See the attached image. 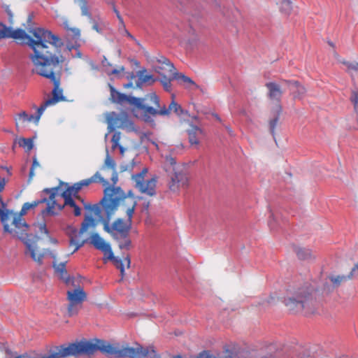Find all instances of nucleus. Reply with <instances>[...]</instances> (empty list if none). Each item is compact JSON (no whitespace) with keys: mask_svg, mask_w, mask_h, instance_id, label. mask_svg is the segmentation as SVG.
Returning a JSON list of instances; mask_svg holds the SVG:
<instances>
[{"mask_svg":"<svg viewBox=\"0 0 358 358\" xmlns=\"http://www.w3.org/2000/svg\"><path fill=\"white\" fill-rule=\"evenodd\" d=\"M110 92V99L113 102L122 104L125 102L136 106V108L142 111V119L148 123L154 122L153 117L156 115L169 116L171 111H173L177 115L183 113V110L180 105L174 101V95H172V101L169 107L166 106L160 107L159 98L155 93L148 94L144 99L136 98L127 96L116 90L115 87L109 85Z\"/></svg>","mask_w":358,"mask_h":358,"instance_id":"nucleus-5","label":"nucleus"},{"mask_svg":"<svg viewBox=\"0 0 358 358\" xmlns=\"http://www.w3.org/2000/svg\"><path fill=\"white\" fill-rule=\"evenodd\" d=\"M121 139V133L120 131H115L113 135L112 141V149L115 150L120 145V141Z\"/></svg>","mask_w":358,"mask_h":358,"instance_id":"nucleus-36","label":"nucleus"},{"mask_svg":"<svg viewBox=\"0 0 358 358\" xmlns=\"http://www.w3.org/2000/svg\"><path fill=\"white\" fill-rule=\"evenodd\" d=\"M90 243L97 250L107 255V259L114 258L110 245L106 243L98 234L94 233L90 238Z\"/></svg>","mask_w":358,"mask_h":358,"instance_id":"nucleus-15","label":"nucleus"},{"mask_svg":"<svg viewBox=\"0 0 358 358\" xmlns=\"http://www.w3.org/2000/svg\"><path fill=\"white\" fill-rule=\"evenodd\" d=\"M48 194L49 195L48 198L44 197L32 202L24 203L19 213H13L8 209L0 208V217L4 231L10 234L13 237L20 239L27 248L25 252L28 253L31 258L38 264H42L43 259L47 251L39 250L37 243L40 238L36 235L27 233L29 225L22 217L29 210L36 208L41 203H45L46 208L52 206L50 202V194Z\"/></svg>","mask_w":358,"mask_h":358,"instance_id":"nucleus-4","label":"nucleus"},{"mask_svg":"<svg viewBox=\"0 0 358 358\" xmlns=\"http://www.w3.org/2000/svg\"><path fill=\"white\" fill-rule=\"evenodd\" d=\"M107 122L109 131H114L115 128L122 129L128 132L136 131L134 122L125 113H110L107 117Z\"/></svg>","mask_w":358,"mask_h":358,"instance_id":"nucleus-12","label":"nucleus"},{"mask_svg":"<svg viewBox=\"0 0 358 358\" xmlns=\"http://www.w3.org/2000/svg\"><path fill=\"white\" fill-rule=\"evenodd\" d=\"M189 142L191 145H199V136L202 135L203 130L192 124H189V128L187 130Z\"/></svg>","mask_w":358,"mask_h":358,"instance_id":"nucleus-20","label":"nucleus"},{"mask_svg":"<svg viewBox=\"0 0 358 358\" xmlns=\"http://www.w3.org/2000/svg\"><path fill=\"white\" fill-rule=\"evenodd\" d=\"M77 57H80V58L82 57V54H81V52H80V51H78V52H77Z\"/></svg>","mask_w":358,"mask_h":358,"instance_id":"nucleus-55","label":"nucleus"},{"mask_svg":"<svg viewBox=\"0 0 358 358\" xmlns=\"http://www.w3.org/2000/svg\"><path fill=\"white\" fill-rule=\"evenodd\" d=\"M149 206H150V202H149V201H148V202L145 204V208L146 209H148V207H149Z\"/></svg>","mask_w":358,"mask_h":358,"instance_id":"nucleus-53","label":"nucleus"},{"mask_svg":"<svg viewBox=\"0 0 358 358\" xmlns=\"http://www.w3.org/2000/svg\"><path fill=\"white\" fill-rule=\"evenodd\" d=\"M92 29L94 30H95L96 32L98 33H101V29L99 28V25L97 23H94L92 26Z\"/></svg>","mask_w":358,"mask_h":358,"instance_id":"nucleus-45","label":"nucleus"},{"mask_svg":"<svg viewBox=\"0 0 358 358\" xmlns=\"http://www.w3.org/2000/svg\"><path fill=\"white\" fill-rule=\"evenodd\" d=\"M60 39H52L36 54H31L29 58L34 65L32 73L49 79L54 85L52 96L41 105V111L45 110L49 106L55 105L65 100L63 90L60 87L61 70L64 62L59 45Z\"/></svg>","mask_w":358,"mask_h":358,"instance_id":"nucleus-3","label":"nucleus"},{"mask_svg":"<svg viewBox=\"0 0 358 358\" xmlns=\"http://www.w3.org/2000/svg\"><path fill=\"white\" fill-rule=\"evenodd\" d=\"M278 3L282 12L288 14L292 10V3L289 0H280Z\"/></svg>","mask_w":358,"mask_h":358,"instance_id":"nucleus-30","label":"nucleus"},{"mask_svg":"<svg viewBox=\"0 0 358 358\" xmlns=\"http://www.w3.org/2000/svg\"><path fill=\"white\" fill-rule=\"evenodd\" d=\"M282 82L286 84L289 91L294 94V98L303 95L306 89L298 81L283 80Z\"/></svg>","mask_w":358,"mask_h":358,"instance_id":"nucleus-19","label":"nucleus"},{"mask_svg":"<svg viewBox=\"0 0 358 358\" xmlns=\"http://www.w3.org/2000/svg\"><path fill=\"white\" fill-rule=\"evenodd\" d=\"M226 129H227V131L229 132V134L231 135L232 132H233L231 129L229 127H227Z\"/></svg>","mask_w":358,"mask_h":358,"instance_id":"nucleus-52","label":"nucleus"},{"mask_svg":"<svg viewBox=\"0 0 358 358\" xmlns=\"http://www.w3.org/2000/svg\"><path fill=\"white\" fill-rule=\"evenodd\" d=\"M109 259L113 260L114 262L115 266L118 269H120L122 275H123L124 273V264H127V268H129V266H130L131 261H130V258L128 256L124 257L123 260L119 259L117 257H115V256H114V258Z\"/></svg>","mask_w":358,"mask_h":358,"instance_id":"nucleus-26","label":"nucleus"},{"mask_svg":"<svg viewBox=\"0 0 358 358\" xmlns=\"http://www.w3.org/2000/svg\"><path fill=\"white\" fill-rule=\"evenodd\" d=\"M39 166H40V164H39L38 162L37 161V159L36 157H34L32 166L30 169V171H29V181L32 180L33 177L34 176V170Z\"/></svg>","mask_w":358,"mask_h":358,"instance_id":"nucleus-37","label":"nucleus"},{"mask_svg":"<svg viewBox=\"0 0 358 358\" xmlns=\"http://www.w3.org/2000/svg\"><path fill=\"white\" fill-rule=\"evenodd\" d=\"M118 19V21H119V27H121V26H123L124 25V20H123V18L122 17V16H119L117 17Z\"/></svg>","mask_w":358,"mask_h":358,"instance_id":"nucleus-48","label":"nucleus"},{"mask_svg":"<svg viewBox=\"0 0 358 358\" xmlns=\"http://www.w3.org/2000/svg\"><path fill=\"white\" fill-rule=\"evenodd\" d=\"M90 180H82L72 186H69L68 183L63 182H60V185H64L66 189L62 192H59L60 187H56L52 188H46L43 190V193L50 194V202L52 206L45 208L41 210V214L45 215H57V212L54 211V204H58L62 198H73L75 197L80 202L83 203L85 209L88 210L90 213H93L94 215H99L101 213L100 207L98 205H92L89 203H85L84 200L78 194L79 191L83 187H87L91 184Z\"/></svg>","mask_w":358,"mask_h":358,"instance_id":"nucleus-7","label":"nucleus"},{"mask_svg":"<svg viewBox=\"0 0 358 358\" xmlns=\"http://www.w3.org/2000/svg\"><path fill=\"white\" fill-rule=\"evenodd\" d=\"M168 174L169 180L168 187L172 192H178L181 188H185L188 185V176L185 170L181 167H173L172 169H166Z\"/></svg>","mask_w":358,"mask_h":358,"instance_id":"nucleus-10","label":"nucleus"},{"mask_svg":"<svg viewBox=\"0 0 358 358\" xmlns=\"http://www.w3.org/2000/svg\"><path fill=\"white\" fill-rule=\"evenodd\" d=\"M330 281L334 287H339L342 283H344L350 280H352L353 277L350 273L348 275H331L329 277Z\"/></svg>","mask_w":358,"mask_h":358,"instance_id":"nucleus-24","label":"nucleus"},{"mask_svg":"<svg viewBox=\"0 0 358 358\" xmlns=\"http://www.w3.org/2000/svg\"><path fill=\"white\" fill-rule=\"evenodd\" d=\"M296 253L300 259H306L310 257V251L306 248H299L296 250Z\"/></svg>","mask_w":358,"mask_h":358,"instance_id":"nucleus-34","label":"nucleus"},{"mask_svg":"<svg viewBox=\"0 0 358 358\" xmlns=\"http://www.w3.org/2000/svg\"><path fill=\"white\" fill-rule=\"evenodd\" d=\"M119 32L124 36H127L129 38L134 41H136V38L129 32V31L126 29L125 24L118 27Z\"/></svg>","mask_w":358,"mask_h":358,"instance_id":"nucleus-38","label":"nucleus"},{"mask_svg":"<svg viewBox=\"0 0 358 358\" xmlns=\"http://www.w3.org/2000/svg\"><path fill=\"white\" fill-rule=\"evenodd\" d=\"M165 169H172L173 167H180L176 164V162L175 158L171 157V155L165 156Z\"/></svg>","mask_w":358,"mask_h":358,"instance_id":"nucleus-35","label":"nucleus"},{"mask_svg":"<svg viewBox=\"0 0 358 358\" xmlns=\"http://www.w3.org/2000/svg\"><path fill=\"white\" fill-rule=\"evenodd\" d=\"M102 64H103V66L104 67H107V66H111L112 65L110 64V62L106 59L104 58V59L102 61Z\"/></svg>","mask_w":358,"mask_h":358,"instance_id":"nucleus-46","label":"nucleus"},{"mask_svg":"<svg viewBox=\"0 0 358 358\" xmlns=\"http://www.w3.org/2000/svg\"><path fill=\"white\" fill-rule=\"evenodd\" d=\"M173 78L180 82V83L183 84L186 88H189L191 86H193L196 89L199 88V86L196 85L194 81L192 80V78L186 76L182 73L178 72L177 71L174 73Z\"/></svg>","mask_w":358,"mask_h":358,"instance_id":"nucleus-21","label":"nucleus"},{"mask_svg":"<svg viewBox=\"0 0 358 358\" xmlns=\"http://www.w3.org/2000/svg\"><path fill=\"white\" fill-rule=\"evenodd\" d=\"M5 185H6L5 178L0 177V193L3 190Z\"/></svg>","mask_w":358,"mask_h":358,"instance_id":"nucleus-44","label":"nucleus"},{"mask_svg":"<svg viewBox=\"0 0 358 358\" xmlns=\"http://www.w3.org/2000/svg\"><path fill=\"white\" fill-rule=\"evenodd\" d=\"M162 77L160 82L163 85L164 89L167 92H170L171 90V80H174L173 76H164Z\"/></svg>","mask_w":358,"mask_h":358,"instance_id":"nucleus-31","label":"nucleus"},{"mask_svg":"<svg viewBox=\"0 0 358 358\" xmlns=\"http://www.w3.org/2000/svg\"><path fill=\"white\" fill-rule=\"evenodd\" d=\"M348 71L350 74L353 81L355 77L358 76V63H349L347 65Z\"/></svg>","mask_w":358,"mask_h":358,"instance_id":"nucleus-32","label":"nucleus"},{"mask_svg":"<svg viewBox=\"0 0 358 358\" xmlns=\"http://www.w3.org/2000/svg\"><path fill=\"white\" fill-rule=\"evenodd\" d=\"M86 180H92L91 181V183L92 182H99V183H101L103 185L106 186L107 185H108V181L104 179L101 176V174L99 173V172H96L94 176H92L91 178H87Z\"/></svg>","mask_w":358,"mask_h":358,"instance_id":"nucleus-33","label":"nucleus"},{"mask_svg":"<svg viewBox=\"0 0 358 358\" xmlns=\"http://www.w3.org/2000/svg\"><path fill=\"white\" fill-rule=\"evenodd\" d=\"M87 299V294L83 288L78 287L72 290L67 291V299L69 301L68 306V314L73 316L78 313L82 303Z\"/></svg>","mask_w":358,"mask_h":358,"instance_id":"nucleus-13","label":"nucleus"},{"mask_svg":"<svg viewBox=\"0 0 358 358\" xmlns=\"http://www.w3.org/2000/svg\"><path fill=\"white\" fill-rule=\"evenodd\" d=\"M98 350L104 355H114L117 358H146L148 356L150 358H160L152 347L145 348L142 345L136 344V347L134 348L128 345H120L119 343L110 344L100 339L94 341L83 339L69 343L68 345H62L50 350L45 355L36 351H31L15 358H64L69 356H90Z\"/></svg>","mask_w":358,"mask_h":358,"instance_id":"nucleus-2","label":"nucleus"},{"mask_svg":"<svg viewBox=\"0 0 358 358\" xmlns=\"http://www.w3.org/2000/svg\"><path fill=\"white\" fill-rule=\"evenodd\" d=\"M216 119L218 120L219 121H221L220 118L217 115H216Z\"/></svg>","mask_w":358,"mask_h":358,"instance_id":"nucleus-57","label":"nucleus"},{"mask_svg":"<svg viewBox=\"0 0 358 358\" xmlns=\"http://www.w3.org/2000/svg\"><path fill=\"white\" fill-rule=\"evenodd\" d=\"M38 227V231L41 234L48 235V229L46 227V224L45 223L39 224Z\"/></svg>","mask_w":358,"mask_h":358,"instance_id":"nucleus-40","label":"nucleus"},{"mask_svg":"<svg viewBox=\"0 0 358 358\" xmlns=\"http://www.w3.org/2000/svg\"><path fill=\"white\" fill-rule=\"evenodd\" d=\"M313 290V289L308 285L289 287L283 303L293 313H312L315 310Z\"/></svg>","mask_w":358,"mask_h":358,"instance_id":"nucleus-8","label":"nucleus"},{"mask_svg":"<svg viewBox=\"0 0 358 358\" xmlns=\"http://www.w3.org/2000/svg\"><path fill=\"white\" fill-rule=\"evenodd\" d=\"M19 145L24 148L27 152H29L34 146L33 140L31 138H22L19 140Z\"/></svg>","mask_w":358,"mask_h":358,"instance_id":"nucleus-29","label":"nucleus"},{"mask_svg":"<svg viewBox=\"0 0 358 358\" xmlns=\"http://www.w3.org/2000/svg\"><path fill=\"white\" fill-rule=\"evenodd\" d=\"M53 267L55 273L59 276V278L67 282L69 281V275L66 269V262L57 263L55 261L53 262Z\"/></svg>","mask_w":358,"mask_h":358,"instance_id":"nucleus-23","label":"nucleus"},{"mask_svg":"<svg viewBox=\"0 0 358 358\" xmlns=\"http://www.w3.org/2000/svg\"><path fill=\"white\" fill-rule=\"evenodd\" d=\"M269 225H270V227H271V228H273V226H272V224H271V221H269Z\"/></svg>","mask_w":358,"mask_h":358,"instance_id":"nucleus-58","label":"nucleus"},{"mask_svg":"<svg viewBox=\"0 0 358 358\" xmlns=\"http://www.w3.org/2000/svg\"><path fill=\"white\" fill-rule=\"evenodd\" d=\"M117 148H119V150H120V154H121L122 155H124V150H124V148H123V146H122V145H117Z\"/></svg>","mask_w":358,"mask_h":358,"instance_id":"nucleus-49","label":"nucleus"},{"mask_svg":"<svg viewBox=\"0 0 358 358\" xmlns=\"http://www.w3.org/2000/svg\"><path fill=\"white\" fill-rule=\"evenodd\" d=\"M145 69L138 72V79L136 82L135 87L141 88L143 83L152 84L156 81L152 75H144Z\"/></svg>","mask_w":358,"mask_h":358,"instance_id":"nucleus-22","label":"nucleus"},{"mask_svg":"<svg viewBox=\"0 0 358 358\" xmlns=\"http://www.w3.org/2000/svg\"><path fill=\"white\" fill-rule=\"evenodd\" d=\"M216 119L218 120L219 121H221L220 118L217 115H216Z\"/></svg>","mask_w":358,"mask_h":358,"instance_id":"nucleus-56","label":"nucleus"},{"mask_svg":"<svg viewBox=\"0 0 358 358\" xmlns=\"http://www.w3.org/2000/svg\"><path fill=\"white\" fill-rule=\"evenodd\" d=\"M27 30L31 35H28L24 29L12 30L0 23V39L12 38L18 40L20 43L28 45L33 50V54H36L51 40L57 39V36L43 28H29Z\"/></svg>","mask_w":358,"mask_h":358,"instance_id":"nucleus-6","label":"nucleus"},{"mask_svg":"<svg viewBox=\"0 0 358 358\" xmlns=\"http://www.w3.org/2000/svg\"><path fill=\"white\" fill-rule=\"evenodd\" d=\"M3 351L0 350V358H3Z\"/></svg>","mask_w":358,"mask_h":358,"instance_id":"nucleus-54","label":"nucleus"},{"mask_svg":"<svg viewBox=\"0 0 358 358\" xmlns=\"http://www.w3.org/2000/svg\"><path fill=\"white\" fill-rule=\"evenodd\" d=\"M79 6L83 16H86L89 19H92V13L90 11L88 3L87 0H78Z\"/></svg>","mask_w":358,"mask_h":358,"instance_id":"nucleus-28","label":"nucleus"},{"mask_svg":"<svg viewBox=\"0 0 358 358\" xmlns=\"http://www.w3.org/2000/svg\"><path fill=\"white\" fill-rule=\"evenodd\" d=\"M124 67L123 66H120L117 69H114L111 70L110 71H108L107 72V73L109 76H110V75H117L120 73L124 71Z\"/></svg>","mask_w":358,"mask_h":358,"instance_id":"nucleus-39","label":"nucleus"},{"mask_svg":"<svg viewBox=\"0 0 358 358\" xmlns=\"http://www.w3.org/2000/svg\"><path fill=\"white\" fill-rule=\"evenodd\" d=\"M104 165L113 169V172L112 174L111 180L113 182V185H115L118 179L117 173L115 171V162L113 159V158L108 155V153H107L106 155Z\"/></svg>","mask_w":358,"mask_h":358,"instance_id":"nucleus-25","label":"nucleus"},{"mask_svg":"<svg viewBox=\"0 0 358 358\" xmlns=\"http://www.w3.org/2000/svg\"><path fill=\"white\" fill-rule=\"evenodd\" d=\"M101 204L106 217L103 229L117 243L120 249L129 250L131 245L129 232L137 201L131 195L123 196L120 187H106Z\"/></svg>","mask_w":358,"mask_h":358,"instance_id":"nucleus-1","label":"nucleus"},{"mask_svg":"<svg viewBox=\"0 0 358 358\" xmlns=\"http://www.w3.org/2000/svg\"><path fill=\"white\" fill-rule=\"evenodd\" d=\"M268 89V96L271 100H275L277 102H280L282 95L283 94L280 86L274 82L266 83L265 85Z\"/></svg>","mask_w":358,"mask_h":358,"instance_id":"nucleus-17","label":"nucleus"},{"mask_svg":"<svg viewBox=\"0 0 358 358\" xmlns=\"http://www.w3.org/2000/svg\"><path fill=\"white\" fill-rule=\"evenodd\" d=\"M148 173L146 168L136 174L132 175L131 179L134 182V187L142 194L150 196L156 194L157 178L153 177L150 180H145V176Z\"/></svg>","mask_w":358,"mask_h":358,"instance_id":"nucleus-11","label":"nucleus"},{"mask_svg":"<svg viewBox=\"0 0 358 358\" xmlns=\"http://www.w3.org/2000/svg\"><path fill=\"white\" fill-rule=\"evenodd\" d=\"M282 112V107L280 104L277 106L276 116L269 122L270 131L273 136L275 135V129L278 122L279 116Z\"/></svg>","mask_w":358,"mask_h":358,"instance_id":"nucleus-27","label":"nucleus"},{"mask_svg":"<svg viewBox=\"0 0 358 358\" xmlns=\"http://www.w3.org/2000/svg\"><path fill=\"white\" fill-rule=\"evenodd\" d=\"M6 12L9 16V20H11V19L13 17V14L11 13V11L8 8H7Z\"/></svg>","mask_w":358,"mask_h":358,"instance_id":"nucleus-50","label":"nucleus"},{"mask_svg":"<svg viewBox=\"0 0 358 358\" xmlns=\"http://www.w3.org/2000/svg\"><path fill=\"white\" fill-rule=\"evenodd\" d=\"M129 79L132 80L136 78V76L134 73H131L130 76L128 77ZM130 87H134V84L131 80H130L128 83L124 85V88L127 89Z\"/></svg>","mask_w":358,"mask_h":358,"instance_id":"nucleus-42","label":"nucleus"},{"mask_svg":"<svg viewBox=\"0 0 358 358\" xmlns=\"http://www.w3.org/2000/svg\"><path fill=\"white\" fill-rule=\"evenodd\" d=\"M95 225V220L92 215H90L85 216L79 230L76 229H71L69 235V246L73 248V252L77 251L84 245V243L87 241V238L86 237H84L83 235L85 234H88L89 229L94 228Z\"/></svg>","mask_w":358,"mask_h":358,"instance_id":"nucleus-9","label":"nucleus"},{"mask_svg":"<svg viewBox=\"0 0 358 358\" xmlns=\"http://www.w3.org/2000/svg\"><path fill=\"white\" fill-rule=\"evenodd\" d=\"M69 30L71 32V34L74 38H78L80 36V31L78 28H70Z\"/></svg>","mask_w":358,"mask_h":358,"instance_id":"nucleus-41","label":"nucleus"},{"mask_svg":"<svg viewBox=\"0 0 358 358\" xmlns=\"http://www.w3.org/2000/svg\"><path fill=\"white\" fill-rule=\"evenodd\" d=\"M64 199V203H60L58 201V204H54V211L57 212L58 214L65 206H69L70 207L73 208V214L75 216H79L81 215V210L78 206L76 205V202L73 199V198H63Z\"/></svg>","mask_w":358,"mask_h":358,"instance_id":"nucleus-18","label":"nucleus"},{"mask_svg":"<svg viewBox=\"0 0 358 358\" xmlns=\"http://www.w3.org/2000/svg\"><path fill=\"white\" fill-rule=\"evenodd\" d=\"M31 21H32V15H29L28 19H27V23L29 26L31 24Z\"/></svg>","mask_w":358,"mask_h":358,"instance_id":"nucleus-51","label":"nucleus"},{"mask_svg":"<svg viewBox=\"0 0 358 358\" xmlns=\"http://www.w3.org/2000/svg\"><path fill=\"white\" fill-rule=\"evenodd\" d=\"M350 273L353 278L358 276V262L354 266Z\"/></svg>","mask_w":358,"mask_h":358,"instance_id":"nucleus-43","label":"nucleus"},{"mask_svg":"<svg viewBox=\"0 0 358 358\" xmlns=\"http://www.w3.org/2000/svg\"><path fill=\"white\" fill-rule=\"evenodd\" d=\"M155 71L161 76H171L173 77L176 69L174 65L164 56L156 57Z\"/></svg>","mask_w":358,"mask_h":358,"instance_id":"nucleus-14","label":"nucleus"},{"mask_svg":"<svg viewBox=\"0 0 358 358\" xmlns=\"http://www.w3.org/2000/svg\"><path fill=\"white\" fill-rule=\"evenodd\" d=\"M41 106L38 108L37 112L36 115H28L25 111H22V113L17 115V117L15 118L16 124H24L25 122H34L36 124H38L40 118L44 112V110H40Z\"/></svg>","mask_w":358,"mask_h":358,"instance_id":"nucleus-16","label":"nucleus"},{"mask_svg":"<svg viewBox=\"0 0 358 358\" xmlns=\"http://www.w3.org/2000/svg\"><path fill=\"white\" fill-rule=\"evenodd\" d=\"M113 10L114 13H115L117 17H118L119 16H121L120 12L116 8V7H115V6L114 4L113 5Z\"/></svg>","mask_w":358,"mask_h":358,"instance_id":"nucleus-47","label":"nucleus"}]
</instances>
